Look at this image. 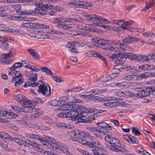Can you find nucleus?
Wrapping results in <instances>:
<instances>
[{
    "label": "nucleus",
    "instance_id": "obj_18",
    "mask_svg": "<svg viewBox=\"0 0 155 155\" xmlns=\"http://www.w3.org/2000/svg\"><path fill=\"white\" fill-rule=\"evenodd\" d=\"M125 55V57L124 58V62L125 61L126 59L127 58H128L130 60H134L136 61L138 59V56L136 54L131 53H125L124 54Z\"/></svg>",
    "mask_w": 155,
    "mask_h": 155
},
{
    "label": "nucleus",
    "instance_id": "obj_14",
    "mask_svg": "<svg viewBox=\"0 0 155 155\" xmlns=\"http://www.w3.org/2000/svg\"><path fill=\"white\" fill-rule=\"evenodd\" d=\"M117 69L119 71H122V70L124 69L125 70L128 71L132 70H134V71H137V69L136 67L132 65V64L130 63H127L123 66L122 68H120V69L119 68H116L115 69Z\"/></svg>",
    "mask_w": 155,
    "mask_h": 155
},
{
    "label": "nucleus",
    "instance_id": "obj_38",
    "mask_svg": "<svg viewBox=\"0 0 155 155\" xmlns=\"http://www.w3.org/2000/svg\"><path fill=\"white\" fill-rule=\"evenodd\" d=\"M135 76L134 74L124 75L122 77L123 79L127 81H130Z\"/></svg>",
    "mask_w": 155,
    "mask_h": 155
},
{
    "label": "nucleus",
    "instance_id": "obj_36",
    "mask_svg": "<svg viewBox=\"0 0 155 155\" xmlns=\"http://www.w3.org/2000/svg\"><path fill=\"white\" fill-rule=\"evenodd\" d=\"M12 39L11 38L9 37L8 36L6 37L4 36H0V41H4L10 42V40Z\"/></svg>",
    "mask_w": 155,
    "mask_h": 155
},
{
    "label": "nucleus",
    "instance_id": "obj_59",
    "mask_svg": "<svg viewBox=\"0 0 155 155\" xmlns=\"http://www.w3.org/2000/svg\"><path fill=\"white\" fill-rule=\"evenodd\" d=\"M51 33L52 34H55V35H64V34L61 31H58L52 30L51 31Z\"/></svg>",
    "mask_w": 155,
    "mask_h": 155
},
{
    "label": "nucleus",
    "instance_id": "obj_26",
    "mask_svg": "<svg viewBox=\"0 0 155 155\" xmlns=\"http://www.w3.org/2000/svg\"><path fill=\"white\" fill-rule=\"evenodd\" d=\"M97 125L99 127L103 128H105L107 130H112V127L110 126L108 124L104 122H101L97 123Z\"/></svg>",
    "mask_w": 155,
    "mask_h": 155
},
{
    "label": "nucleus",
    "instance_id": "obj_28",
    "mask_svg": "<svg viewBox=\"0 0 155 155\" xmlns=\"http://www.w3.org/2000/svg\"><path fill=\"white\" fill-rule=\"evenodd\" d=\"M23 102L24 107H26L27 106H31V104L35 103L33 100L31 101L28 99H25Z\"/></svg>",
    "mask_w": 155,
    "mask_h": 155
},
{
    "label": "nucleus",
    "instance_id": "obj_15",
    "mask_svg": "<svg viewBox=\"0 0 155 155\" xmlns=\"http://www.w3.org/2000/svg\"><path fill=\"white\" fill-rule=\"evenodd\" d=\"M125 147L124 145L121 144V145L120 147H117L114 146H111L110 147L111 150L113 151L123 152H127L128 151L125 148Z\"/></svg>",
    "mask_w": 155,
    "mask_h": 155
},
{
    "label": "nucleus",
    "instance_id": "obj_61",
    "mask_svg": "<svg viewBox=\"0 0 155 155\" xmlns=\"http://www.w3.org/2000/svg\"><path fill=\"white\" fill-rule=\"evenodd\" d=\"M86 32H83L82 33L80 31H77L76 32V34H74V35H82L83 36H84L86 35H87Z\"/></svg>",
    "mask_w": 155,
    "mask_h": 155
},
{
    "label": "nucleus",
    "instance_id": "obj_39",
    "mask_svg": "<svg viewBox=\"0 0 155 155\" xmlns=\"http://www.w3.org/2000/svg\"><path fill=\"white\" fill-rule=\"evenodd\" d=\"M37 73L31 74V75L28 78V79L33 82L37 80Z\"/></svg>",
    "mask_w": 155,
    "mask_h": 155
},
{
    "label": "nucleus",
    "instance_id": "obj_56",
    "mask_svg": "<svg viewBox=\"0 0 155 155\" xmlns=\"http://www.w3.org/2000/svg\"><path fill=\"white\" fill-rule=\"evenodd\" d=\"M107 91L106 89H101L98 90H96L95 91H93L91 94H92L93 93H96L95 94H101L103 93V92H104Z\"/></svg>",
    "mask_w": 155,
    "mask_h": 155
},
{
    "label": "nucleus",
    "instance_id": "obj_32",
    "mask_svg": "<svg viewBox=\"0 0 155 155\" xmlns=\"http://www.w3.org/2000/svg\"><path fill=\"white\" fill-rule=\"evenodd\" d=\"M40 70L42 72H45L46 74L48 75H51L52 72L48 68L46 67H44L41 68Z\"/></svg>",
    "mask_w": 155,
    "mask_h": 155
},
{
    "label": "nucleus",
    "instance_id": "obj_64",
    "mask_svg": "<svg viewBox=\"0 0 155 155\" xmlns=\"http://www.w3.org/2000/svg\"><path fill=\"white\" fill-rule=\"evenodd\" d=\"M94 100L95 101H104V99L103 98L100 97L98 96H94Z\"/></svg>",
    "mask_w": 155,
    "mask_h": 155
},
{
    "label": "nucleus",
    "instance_id": "obj_44",
    "mask_svg": "<svg viewBox=\"0 0 155 155\" xmlns=\"http://www.w3.org/2000/svg\"><path fill=\"white\" fill-rule=\"evenodd\" d=\"M115 68L114 69V70H115ZM116 71L117 72L112 73V74L109 75L108 77L109 78V79H108V80H109L110 79H111L112 78H114L115 77H116L119 74V73H118V71L117 69H116Z\"/></svg>",
    "mask_w": 155,
    "mask_h": 155
},
{
    "label": "nucleus",
    "instance_id": "obj_48",
    "mask_svg": "<svg viewBox=\"0 0 155 155\" xmlns=\"http://www.w3.org/2000/svg\"><path fill=\"white\" fill-rule=\"evenodd\" d=\"M132 132L133 134L135 136H139L141 134L140 132L134 127H132Z\"/></svg>",
    "mask_w": 155,
    "mask_h": 155
},
{
    "label": "nucleus",
    "instance_id": "obj_8",
    "mask_svg": "<svg viewBox=\"0 0 155 155\" xmlns=\"http://www.w3.org/2000/svg\"><path fill=\"white\" fill-rule=\"evenodd\" d=\"M84 16L87 20H91L92 21H94L96 22L99 21L100 22L101 24L107 23H108L107 19H104L100 17H97L95 15H84Z\"/></svg>",
    "mask_w": 155,
    "mask_h": 155
},
{
    "label": "nucleus",
    "instance_id": "obj_6",
    "mask_svg": "<svg viewBox=\"0 0 155 155\" xmlns=\"http://www.w3.org/2000/svg\"><path fill=\"white\" fill-rule=\"evenodd\" d=\"M13 78L11 82L15 84L14 86H17L24 82V79L22 78V75L20 71H15L12 74Z\"/></svg>",
    "mask_w": 155,
    "mask_h": 155
},
{
    "label": "nucleus",
    "instance_id": "obj_21",
    "mask_svg": "<svg viewBox=\"0 0 155 155\" xmlns=\"http://www.w3.org/2000/svg\"><path fill=\"white\" fill-rule=\"evenodd\" d=\"M137 40L136 38H132L128 36L126 37L125 38L122 40V42L126 45L132 43L135 41Z\"/></svg>",
    "mask_w": 155,
    "mask_h": 155
},
{
    "label": "nucleus",
    "instance_id": "obj_33",
    "mask_svg": "<svg viewBox=\"0 0 155 155\" xmlns=\"http://www.w3.org/2000/svg\"><path fill=\"white\" fill-rule=\"evenodd\" d=\"M2 42L0 44L1 48L2 50L5 51L8 47V43L7 42Z\"/></svg>",
    "mask_w": 155,
    "mask_h": 155
},
{
    "label": "nucleus",
    "instance_id": "obj_57",
    "mask_svg": "<svg viewBox=\"0 0 155 155\" xmlns=\"http://www.w3.org/2000/svg\"><path fill=\"white\" fill-rule=\"evenodd\" d=\"M27 24V28H35V24L33 23L32 22H28Z\"/></svg>",
    "mask_w": 155,
    "mask_h": 155
},
{
    "label": "nucleus",
    "instance_id": "obj_5",
    "mask_svg": "<svg viewBox=\"0 0 155 155\" xmlns=\"http://www.w3.org/2000/svg\"><path fill=\"white\" fill-rule=\"evenodd\" d=\"M152 94L155 95V86L146 87L145 89L141 88L140 91H139V93L136 94V97L137 98L143 97Z\"/></svg>",
    "mask_w": 155,
    "mask_h": 155
},
{
    "label": "nucleus",
    "instance_id": "obj_49",
    "mask_svg": "<svg viewBox=\"0 0 155 155\" xmlns=\"http://www.w3.org/2000/svg\"><path fill=\"white\" fill-rule=\"evenodd\" d=\"M57 116L61 118H66V110H63V111L62 112H61L57 114Z\"/></svg>",
    "mask_w": 155,
    "mask_h": 155
},
{
    "label": "nucleus",
    "instance_id": "obj_16",
    "mask_svg": "<svg viewBox=\"0 0 155 155\" xmlns=\"http://www.w3.org/2000/svg\"><path fill=\"white\" fill-rule=\"evenodd\" d=\"M97 40V43L94 45L97 47L106 49V44L107 42L106 40L99 38H98Z\"/></svg>",
    "mask_w": 155,
    "mask_h": 155
},
{
    "label": "nucleus",
    "instance_id": "obj_34",
    "mask_svg": "<svg viewBox=\"0 0 155 155\" xmlns=\"http://www.w3.org/2000/svg\"><path fill=\"white\" fill-rule=\"evenodd\" d=\"M42 119L44 123L48 124L50 125H51L53 123L52 122L51 119L48 117L45 116L42 118Z\"/></svg>",
    "mask_w": 155,
    "mask_h": 155
},
{
    "label": "nucleus",
    "instance_id": "obj_4",
    "mask_svg": "<svg viewBox=\"0 0 155 155\" xmlns=\"http://www.w3.org/2000/svg\"><path fill=\"white\" fill-rule=\"evenodd\" d=\"M37 84V86L38 87V93H41L46 97L48 96L51 94V88L49 85H45L42 80L39 81Z\"/></svg>",
    "mask_w": 155,
    "mask_h": 155
},
{
    "label": "nucleus",
    "instance_id": "obj_50",
    "mask_svg": "<svg viewBox=\"0 0 155 155\" xmlns=\"http://www.w3.org/2000/svg\"><path fill=\"white\" fill-rule=\"evenodd\" d=\"M12 108L15 110L19 112H23L24 107H18L17 106H12Z\"/></svg>",
    "mask_w": 155,
    "mask_h": 155
},
{
    "label": "nucleus",
    "instance_id": "obj_13",
    "mask_svg": "<svg viewBox=\"0 0 155 155\" xmlns=\"http://www.w3.org/2000/svg\"><path fill=\"white\" fill-rule=\"evenodd\" d=\"M78 44L77 42L71 41L69 42L66 47L68 48V51L70 52L77 53L79 52L78 50L76 48V45Z\"/></svg>",
    "mask_w": 155,
    "mask_h": 155
},
{
    "label": "nucleus",
    "instance_id": "obj_17",
    "mask_svg": "<svg viewBox=\"0 0 155 155\" xmlns=\"http://www.w3.org/2000/svg\"><path fill=\"white\" fill-rule=\"evenodd\" d=\"M85 142L84 143H82V144L84 145L90 147H91L95 149L96 148H99V142L98 141L93 142H87L85 140Z\"/></svg>",
    "mask_w": 155,
    "mask_h": 155
},
{
    "label": "nucleus",
    "instance_id": "obj_43",
    "mask_svg": "<svg viewBox=\"0 0 155 155\" xmlns=\"http://www.w3.org/2000/svg\"><path fill=\"white\" fill-rule=\"evenodd\" d=\"M16 99L20 102H23L25 99V97L21 94H19L16 96Z\"/></svg>",
    "mask_w": 155,
    "mask_h": 155
},
{
    "label": "nucleus",
    "instance_id": "obj_29",
    "mask_svg": "<svg viewBox=\"0 0 155 155\" xmlns=\"http://www.w3.org/2000/svg\"><path fill=\"white\" fill-rule=\"evenodd\" d=\"M23 64V63L20 62H17L15 63L10 68V69L12 71L15 70V69L18 68H21Z\"/></svg>",
    "mask_w": 155,
    "mask_h": 155
},
{
    "label": "nucleus",
    "instance_id": "obj_22",
    "mask_svg": "<svg viewBox=\"0 0 155 155\" xmlns=\"http://www.w3.org/2000/svg\"><path fill=\"white\" fill-rule=\"evenodd\" d=\"M14 8L16 10V13L19 15H27L28 14L26 11H22L19 5H16L13 6Z\"/></svg>",
    "mask_w": 155,
    "mask_h": 155
},
{
    "label": "nucleus",
    "instance_id": "obj_11",
    "mask_svg": "<svg viewBox=\"0 0 155 155\" xmlns=\"http://www.w3.org/2000/svg\"><path fill=\"white\" fill-rule=\"evenodd\" d=\"M125 102L122 101H120L115 102L114 101H108L104 103L103 105L107 107H115L119 106L122 105H125Z\"/></svg>",
    "mask_w": 155,
    "mask_h": 155
},
{
    "label": "nucleus",
    "instance_id": "obj_60",
    "mask_svg": "<svg viewBox=\"0 0 155 155\" xmlns=\"http://www.w3.org/2000/svg\"><path fill=\"white\" fill-rule=\"evenodd\" d=\"M151 33L150 32H148L143 34V35L146 37H150L153 38L154 37V34L153 33L151 35Z\"/></svg>",
    "mask_w": 155,
    "mask_h": 155
},
{
    "label": "nucleus",
    "instance_id": "obj_41",
    "mask_svg": "<svg viewBox=\"0 0 155 155\" xmlns=\"http://www.w3.org/2000/svg\"><path fill=\"white\" fill-rule=\"evenodd\" d=\"M155 0H153L148 2L147 4V5L146 6V8H143V11H146V9H147V10L148 8H150V7L152 6L153 4L155 3V1H154Z\"/></svg>",
    "mask_w": 155,
    "mask_h": 155
},
{
    "label": "nucleus",
    "instance_id": "obj_51",
    "mask_svg": "<svg viewBox=\"0 0 155 155\" xmlns=\"http://www.w3.org/2000/svg\"><path fill=\"white\" fill-rule=\"evenodd\" d=\"M97 129L98 133H101L104 135H107L108 133V132L106 130H104L98 127H97Z\"/></svg>",
    "mask_w": 155,
    "mask_h": 155
},
{
    "label": "nucleus",
    "instance_id": "obj_42",
    "mask_svg": "<svg viewBox=\"0 0 155 155\" xmlns=\"http://www.w3.org/2000/svg\"><path fill=\"white\" fill-rule=\"evenodd\" d=\"M35 28H49V26L48 25H46L44 24H35Z\"/></svg>",
    "mask_w": 155,
    "mask_h": 155
},
{
    "label": "nucleus",
    "instance_id": "obj_52",
    "mask_svg": "<svg viewBox=\"0 0 155 155\" xmlns=\"http://www.w3.org/2000/svg\"><path fill=\"white\" fill-rule=\"evenodd\" d=\"M149 60L148 56H141L139 59V61H147Z\"/></svg>",
    "mask_w": 155,
    "mask_h": 155
},
{
    "label": "nucleus",
    "instance_id": "obj_54",
    "mask_svg": "<svg viewBox=\"0 0 155 155\" xmlns=\"http://www.w3.org/2000/svg\"><path fill=\"white\" fill-rule=\"evenodd\" d=\"M0 64H9V62L6 61V59H4L2 58V56L1 58H0Z\"/></svg>",
    "mask_w": 155,
    "mask_h": 155
},
{
    "label": "nucleus",
    "instance_id": "obj_2",
    "mask_svg": "<svg viewBox=\"0 0 155 155\" xmlns=\"http://www.w3.org/2000/svg\"><path fill=\"white\" fill-rule=\"evenodd\" d=\"M30 137L32 139L38 140L47 147L52 150L57 149L60 152L69 153L67 149L64 145L54 139L51 140L52 143H49L48 140L50 137L44 135V137H41L36 134H29Z\"/></svg>",
    "mask_w": 155,
    "mask_h": 155
},
{
    "label": "nucleus",
    "instance_id": "obj_58",
    "mask_svg": "<svg viewBox=\"0 0 155 155\" xmlns=\"http://www.w3.org/2000/svg\"><path fill=\"white\" fill-rule=\"evenodd\" d=\"M2 58L4 59H8L12 56V55H11L9 53L8 54H4L1 55Z\"/></svg>",
    "mask_w": 155,
    "mask_h": 155
},
{
    "label": "nucleus",
    "instance_id": "obj_10",
    "mask_svg": "<svg viewBox=\"0 0 155 155\" xmlns=\"http://www.w3.org/2000/svg\"><path fill=\"white\" fill-rule=\"evenodd\" d=\"M85 55L86 56L89 57L93 56L95 57L98 58L104 61V65L105 66H107V63L106 62L105 58L97 52L93 51H89L85 53Z\"/></svg>",
    "mask_w": 155,
    "mask_h": 155
},
{
    "label": "nucleus",
    "instance_id": "obj_40",
    "mask_svg": "<svg viewBox=\"0 0 155 155\" xmlns=\"http://www.w3.org/2000/svg\"><path fill=\"white\" fill-rule=\"evenodd\" d=\"M80 137L81 138H88L90 137V135L89 133L85 132H82L81 130H80Z\"/></svg>",
    "mask_w": 155,
    "mask_h": 155
},
{
    "label": "nucleus",
    "instance_id": "obj_37",
    "mask_svg": "<svg viewBox=\"0 0 155 155\" xmlns=\"http://www.w3.org/2000/svg\"><path fill=\"white\" fill-rule=\"evenodd\" d=\"M130 22L128 21H126L124 22L121 25V26L124 30L127 29V30H129V25H130Z\"/></svg>",
    "mask_w": 155,
    "mask_h": 155
},
{
    "label": "nucleus",
    "instance_id": "obj_31",
    "mask_svg": "<svg viewBox=\"0 0 155 155\" xmlns=\"http://www.w3.org/2000/svg\"><path fill=\"white\" fill-rule=\"evenodd\" d=\"M31 106H27L24 107L23 112L31 113L34 112L35 110V109L31 107Z\"/></svg>",
    "mask_w": 155,
    "mask_h": 155
},
{
    "label": "nucleus",
    "instance_id": "obj_7",
    "mask_svg": "<svg viewBox=\"0 0 155 155\" xmlns=\"http://www.w3.org/2000/svg\"><path fill=\"white\" fill-rule=\"evenodd\" d=\"M125 55L122 53H119L117 54H113L109 56V57L111 60H114L117 58L115 61V66L119 65L124 62V58Z\"/></svg>",
    "mask_w": 155,
    "mask_h": 155
},
{
    "label": "nucleus",
    "instance_id": "obj_45",
    "mask_svg": "<svg viewBox=\"0 0 155 155\" xmlns=\"http://www.w3.org/2000/svg\"><path fill=\"white\" fill-rule=\"evenodd\" d=\"M81 97H83L84 98L86 99H88L90 100H94V96L92 95H85L84 94L79 95Z\"/></svg>",
    "mask_w": 155,
    "mask_h": 155
},
{
    "label": "nucleus",
    "instance_id": "obj_55",
    "mask_svg": "<svg viewBox=\"0 0 155 155\" xmlns=\"http://www.w3.org/2000/svg\"><path fill=\"white\" fill-rule=\"evenodd\" d=\"M51 77L54 78V80L57 82H61L64 81V79L60 78L59 77H57V76H52Z\"/></svg>",
    "mask_w": 155,
    "mask_h": 155
},
{
    "label": "nucleus",
    "instance_id": "obj_35",
    "mask_svg": "<svg viewBox=\"0 0 155 155\" xmlns=\"http://www.w3.org/2000/svg\"><path fill=\"white\" fill-rule=\"evenodd\" d=\"M78 130H73L68 132L71 136V139L72 140V139H76V137H75L74 136L76 134H79Z\"/></svg>",
    "mask_w": 155,
    "mask_h": 155
},
{
    "label": "nucleus",
    "instance_id": "obj_62",
    "mask_svg": "<svg viewBox=\"0 0 155 155\" xmlns=\"http://www.w3.org/2000/svg\"><path fill=\"white\" fill-rule=\"evenodd\" d=\"M38 128L40 129L43 130H49L50 129V128L47 127H45L44 126H38Z\"/></svg>",
    "mask_w": 155,
    "mask_h": 155
},
{
    "label": "nucleus",
    "instance_id": "obj_27",
    "mask_svg": "<svg viewBox=\"0 0 155 155\" xmlns=\"http://www.w3.org/2000/svg\"><path fill=\"white\" fill-rule=\"evenodd\" d=\"M66 102L70 103L71 102H78L77 100V99L75 98L71 95H69L66 97Z\"/></svg>",
    "mask_w": 155,
    "mask_h": 155
},
{
    "label": "nucleus",
    "instance_id": "obj_63",
    "mask_svg": "<svg viewBox=\"0 0 155 155\" xmlns=\"http://www.w3.org/2000/svg\"><path fill=\"white\" fill-rule=\"evenodd\" d=\"M148 64H145L143 65L140 66L139 67V69H141L142 70H147Z\"/></svg>",
    "mask_w": 155,
    "mask_h": 155
},
{
    "label": "nucleus",
    "instance_id": "obj_46",
    "mask_svg": "<svg viewBox=\"0 0 155 155\" xmlns=\"http://www.w3.org/2000/svg\"><path fill=\"white\" fill-rule=\"evenodd\" d=\"M55 126L61 128H67V126L64 123H55Z\"/></svg>",
    "mask_w": 155,
    "mask_h": 155
},
{
    "label": "nucleus",
    "instance_id": "obj_12",
    "mask_svg": "<svg viewBox=\"0 0 155 155\" xmlns=\"http://www.w3.org/2000/svg\"><path fill=\"white\" fill-rule=\"evenodd\" d=\"M79 115L80 119L82 120L81 122H86L88 123H91L93 120L95 119V117L97 116V114L95 113L92 115H88L87 117L84 116L83 113L80 114Z\"/></svg>",
    "mask_w": 155,
    "mask_h": 155
},
{
    "label": "nucleus",
    "instance_id": "obj_9",
    "mask_svg": "<svg viewBox=\"0 0 155 155\" xmlns=\"http://www.w3.org/2000/svg\"><path fill=\"white\" fill-rule=\"evenodd\" d=\"M104 138L105 140L107 142L112 144L111 146L119 147L121 145V142L117 139L111 137L109 134H107Z\"/></svg>",
    "mask_w": 155,
    "mask_h": 155
},
{
    "label": "nucleus",
    "instance_id": "obj_30",
    "mask_svg": "<svg viewBox=\"0 0 155 155\" xmlns=\"http://www.w3.org/2000/svg\"><path fill=\"white\" fill-rule=\"evenodd\" d=\"M29 145L36 147H38V144L35 142L30 141L28 140H26V146H29Z\"/></svg>",
    "mask_w": 155,
    "mask_h": 155
},
{
    "label": "nucleus",
    "instance_id": "obj_1",
    "mask_svg": "<svg viewBox=\"0 0 155 155\" xmlns=\"http://www.w3.org/2000/svg\"><path fill=\"white\" fill-rule=\"evenodd\" d=\"M63 109L66 110L67 117L73 120L76 121L77 123L81 122L82 120L79 115L81 113H90L92 112V109L86 108L81 105L75 104H67L62 107Z\"/></svg>",
    "mask_w": 155,
    "mask_h": 155
},
{
    "label": "nucleus",
    "instance_id": "obj_25",
    "mask_svg": "<svg viewBox=\"0 0 155 155\" xmlns=\"http://www.w3.org/2000/svg\"><path fill=\"white\" fill-rule=\"evenodd\" d=\"M0 137L3 138H5L6 139H8L11 141H15V140L16 139L15 138L11 137L9 135L3 132H0Z\"/></svg>",
    "mask_w": 155,
    "mask_h": 155
},
{
    "label": "nucleus",
    "instance_id": "obj_24",
    "mask_svg": "<svg viewBox=\"0 0 155 155\" xmlns=\"http://www.w3.org/2000/svg\"><path fill=\"white\" fill-rule=\"evenodd\" d=\"M78 131L79 134H76V135H75L74 136L75 137H76V139H72V140L73 141L78 142L81 144L84 143L86 142L85 140L84 139L81 138L80 137V130H78Z\"/></svg>",
    "mask_w": 155,
    "mask_h": 155
},
{
    "label": "nucleus",
    "instance_id": "obj_19",
    "mask_svg": "<svg viewBox=\"0 0 155 155\" xmlns=\"http://www.w3.org/2000/svg\"><path fill=\"white\" fill-rule=\"evenodd\" d=\"M27 50L34 59L38 60H39V54L36 50L31 48H28Z\"/></svg>",
    "mask_w": 155,
    "mask_h": 155
},
{
    "label": "nucleus",
    "instance_id": "obj_53",
    "mask_svg": "<svg viewBox=\"0 0 155 155\" xmlns=\"http://www.w3.org/2000/svg\"><path fill=\"white\" fill-rule=\"evenodd\" d=\"M114 28H115V31H116L117 32L120 34L122 33L124 31L123 28L121 26L118 27V28L114 27Z\"/></svg>",
    "mask_w": 155,
    "mask_h": 155
},
{
    "label": "nucleus",
    "instance_id": "obj_3",
    "mask_svg": "<svg viewBox=\"0 0 155 155\" xmlns=\"http://www.w3.org/2000/svg\"><path fill=\"white\" fill-rule=\"evenodd\" d=\"M37 7L35 8L32 13H35L42 15H45L47 14V10L52 9L54 8V7L50 4H43L42 2H39L36 1L34 2Z\"/></svg>",
    "mask_w": 155,
    "mask_h": 155
},
{
    "label": "nucleus",
    "instance_id": "obj_23",
    "mask_svg": "<svg viewBox=\"0 0 155 155\" xmlns=\"http://www.w3.org/2000/svg\"><path fill=\"white\" fill-rule=\"evenodd\" d=\"M51 104L53 106H62L65 105L64 104V101L62 100H54L51 102Z\"/></svg>",
    "mask_w": 155,
    "mask_h": 155
},
{
    "label": "nucleus",
    "instance_id": "obj_20",
    "mask_svg": "<svg viewBox=\"0 0 155 155\" xmlns=\"http://www.w3.org/2000/svg\"><path fill=\"white\" fill-rule=\"evenodd\" d=\"M107 42L106 44V49L108 51H110L114 52H117L118 50V48H114L111 45H109V44H111L113 43V41L110 40H106Z\"/></svg>",
    "mask_w": 155,
    "mask_h": 155
},
{
    "label": "nucleus",
    "instance_id": "obj_47",
    "mask_svg": "<svg viewBox=\"0 0 155 155\" xmlns=\"http://www.w3.org/2000/svg\"><path fill=\"white\" fill-rule=\"evenodd\" d=\"M128 142L131 143H138V141L136 139V138L134 137H130Z\"/></svg>",
    "mask_w": 155,
    "mask_h": 155
}]
</instances>
